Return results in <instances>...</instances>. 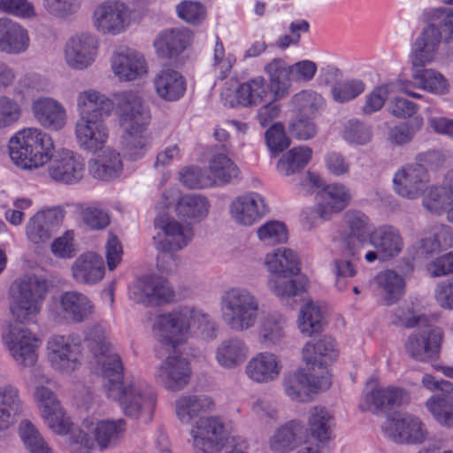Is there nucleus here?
I'll use <instances>...</instances> for the list:
<instances>
[{
	"label": "nucleus",
	"instance_id": "39",
	"mask_svg": "<svg viewBox=\"0 0 453 453\" xmlns=\"http://www.w3.org/2000/svg\"><path fill=\"white\" fill-rule=\"evenodd\" d=\"M269 80L268 92L273 99H282L291 90V77L289 65L281 58H275L263 67Z\"/></svg>",
	"mask_w": 453,
	"mask_h": 453
},
{
	"label": "nucleus",
	"instance_id": "1",
	"mask_svg": "<svg viewBox=\"0 0 453 453\" xmlns=\"http://www.w3.org/2000/svg\"><path fill=\"white\" fill-rule=\"evenodd\" d=\"M117 117L125 127L121 136L123 156L129 161H137L146 156L152 147V136L147 127L151 114L141 95L133 89L117 95Z\"/></svg>",
	"mask_w": 453,
	"mask_h": 453
},
{
	"label": "nucleus",
	"instance_id": "32",
	"mask_svg": "<svg viewBox=\"0 0 453 453\" xmlns=\"http://www.w3.org/2000/svg\"><path fill=\"white\" fill-rule=\"evenodd\" d=\"M213 399L203 394L183 393L174 402V412L178 420L183 425L202 415L213 411Z\"/></svg>",
	"mask_w": 453,
	"mask_h": 453
},
{
	"label": "nucleus",
	"instance_id": "46",
	"mask_svg": "<svg viewBox=\"0 0 453 453\" xmlns=\"http://www.w3.org/2000/svg\"><path fill=\"white\" fill-rule=\"evenodd\" d=\"M374 283L382 303L386 305L393 304L404 294L405 281L395 271L385 270L379 273L374 278Z\"/></svg>",
	"mask_w": 453,
	"mask_h": 453
},
{
	"label": "nucleus",
	"instance_id": "18",
	"mask_svg": "<svg viewBox=\"0 0 453 453\" xmlns=\"http://www.w3.org/2000/svg\"><path fill=\"white\" fill-rule=\"evenodd\" d=\"M110 66L113 75L120 82L141 80L149 72L143 54L126 46H119L113 50L110 58Z\"/></svg>",
	"mask_w": 453,
	"mask_h": 453
},
{
	"label": "nucleus",
	"instance_id": "51",
	"mask_svg": "<svg viewBox=\"0 0 453 453\" xmlns=\"http://www.w3.org/2000/svg\"><path fill=\"white\" fill-rule=\"evenodd\" d=\"M326 323L325 311L319 303L310 300L300 309L298 328L303 334L311 336L322 331Z\"/></svg>",
	"mask_w": 453,
	"mask_h": 453
},
{
	"label": "nucleus",
	"instance_id": "23",
	"mask_svg": "<svg viewBox=\"0 0 453 453\" xmlns=\"http://www.w3.org/2000/svg\"><path fill=\"white\" fill-rule=\"evenodd\" d=\"M429 182V173L420 164H411L399 168L393 178L395 194L409 200H415L421 196Z\"/></svg>",
	"mask_w": 453,
	"mask_h": 453
},
{
	"label": "nucleus",
	"instance_id": "2",
	"mask_svg": "<svg viewBox=\"0 0 453 453\" xmlns=\"http://www.w3.org/2000/svg\"><path fill=\"white\" fill-rule=\"evenodd\" d=\"M85 341L92 355L98 358L96 372L105 395H116L118 388L124 385V365L109 341L106 330L102 326H93L88 328Z\"/></svg>",
	"mask_w": 453,
	"mask_h": 453
},
{
	"label": "nucleus",
	"instance_id": "52",
	"mask_svg": "<svg viewBox=\"0 0 453 453\" xmlns=\"http://www.w3.org/2000/svg\"><path fill=\"white\" fill-rule=\"evenodd\" d=\"M210 207V202L205 196L186 194L177 200L175 211L180 217L200 221L208 215Z\"/></svg>",
	"mask_w": 453,
	"mask_h": 453
},
{
	"label": "nucleus",
	"instance_id": "8",
	"mask_svg": "<svg viewBox=\"0 0 453 453\" xmlns=\"http://www.w3.org/2000/svg\"><path fill=\"white\" fill-rule=\"evenodd\" d=\"M108 398L119 402L122 412L132 418L152 419L156 405V395L150 386L141 381H131L118 388L116 395Z\"/></svg>",
	"mask_w": 453,
	"mask_h": 453
},
{
	"label": "nucleus",
	"instance_id": "37",
	"mask_svg": "<svg viewBox=\"0 0 453 453\" xmlns=\"http://www.w3.org/2000/svg\"><path fill=\"white\" fill-rule=\"evenodd\" d=\"M71 272L76 282L94 285L101 281L104 276V261L96 252H86L75 259L72 265Z\"/></svg>",
	"mask_w": 453,
	"mask_h": 453
},
{
	"label": "nucleus",
	"instance_id": "13",
	"mask_svg": "<svg viewBox=\"0 0 453 453\" xmlns=\"http://www.w3.org/2000/svg\"><path fill=\"white\" fill-rule=\"evenodd\" d=\"M99 41L89 32L71 35L63 50L65 64L72 70L84 71L90 67L98 57Z\"/></svg>",
	"mask_w": 453,
	"mask_h": 453
},
{
	"label": "nucleus",
	"instance_id": "31",
	"mask_svg": "<svg viewBox=\"0 0 453 453\" xmlns=\"http://www.w3.org/2000/svg\"><path fill=\"white\" fill-rule=\"evenodd\" d=\"M126 90L118 91L113 94L112 99L105 94L93 88H88L79 92L76 99L77 111L79 116L96 115L110 116L114 111L117 115V95Z\"/></svg>",
	"mask_w": 453,
	"mask_h": 453
},
{
	"label": "nucleus",
	"instance_id": "14",
	"mask_svg": "<svg viewBox=\"0 0 453 453\" xmlns=\"http://www.w3.org/2000/svg\"><path fill=\"white\" fill-rule=\"evenodd\" d=\"M407 338L404 349L406 353L414 360L428 362L438 357L443 342L442 330L430 325L429 320L425 325L418 326Z\"/></svg>",
	"mask_w": 453,
	"mask_h": 453
},
{
	"label": "nucleus",
	"instance_id": "56",
	"mask_svg": "<svg viewBox=\"0 0 453 453\" xmlns=\"http://www.w3.org/2000/svg\"><path fill=\"white\" fill-rule=\"evenodd\" d=\"M229 215L237 225L252 226L255 222V195L248 193L235 197L229 204Z\"/></svg>",
	"mask_w": 453,
	"mask_h": 453
},
{
	"label": "nucleus",
	"instance_id": "38",
	"mask_svg": "<svg viewBox=\"0 0 453 453\" xmlns=\"http://www.w3.org/2000/svg\"><path fill=\"white\" fill-rule=\"evenodd\" d=\"M338 350L335 341L329 336H323L316 342H307L303 349V357L307 365L312 366V370L318 372L336 360Z\"/></svg>",
	"mask_w": 453,
	"mask_h": 453
},
{
	"label": "nucleus",
	"instance_id": "26",
	"mask_svg": "<svg viewBox=\"0 0 453 453\" xmlns=\"http://www.w3.org/2000/svg\"><path fill=\"white\" fill-rule=\"evenodd\" d=\"M382 430L387 436L397 443L420 444L427 436L425 425L418 418L411 415L388 418Z\"/></svg>",
	"mask_w": 453,
	"mask_h": 453
},
{
	"label": "nucleus",
	"instance_id": "61",
	"mask_svg": "<svg viewBox=\"0 0 453 453\" xmlns=\"http://www.w3.org/2000/svg\"><path fill=\"white\" fill-rule=\"evenodd\" d=\"M236 59L231 53H226L224 45L219 37L213 49L211 72L219 80H225L230 73Z\"/></svg>",
	"mask_w": 453,
	"mask_h": 453
},
{
	"label": "nucleus",
	"instance_id": "62",
	"mask_svg": "<svg viewBox=\"0 0 453 453\" xmlns=\"http://www.w3.org/2000/svg\"><path fill=\"white\" fill-rule=\"evenodd\" d=\"M388 400L387 388L367 386L360 403V409L362 411H368L373 413L383 411L390 408Z\"/></svg>",
	"mask_w": 453,
	"mask_h": 453
},
{
	"label": "nucleus",
	"instance_id": "47",
	"mask_svg": "<svg viewBox=\"0 0 453 453\" xmlns=\"http://www.w3.org/2000/svg\"><path fill=\"white\" fill-rule=\"evenodd\" d=\"M422 196V206L431 214L441 216L448 213L453 204L450 189L448 188L445 180L441 185H432L425 188Z\"/></svg>",
	"mask_w": 453,
	"mask_h": 453
},
{
	"label": "nucleus",
	"instance_id": "33",
	"mask_svg": "<svg viewBox=\"0 0 453 453\" xmlns=\"http://www.w3.org/2000/svg\"><path fill=\"white\" fill-rule=\"evenodd\" d=\"M250 354V349L248 344L240 337L232 336L217 345L214 358L219 367L234 370L243 365Z\"/></svg>",
	"mask_w": 453,
	"mask_h": 453
},
{
	"label": "nucleus",
	"instance_id": "12",
	"mask_svg": "<svg viewBox=\"0 0 453 453\" xmlns=\"http://www.w3.org/2000/svg\"><path fill=\"white\" fill-rule=\"evenodd\" d=\"M41 417L53 434L60 436L69 434L68 448L72 453H89L94 448L92 437L88 433L80 428H73L72 419L62 404Z\"/></svg>",
	"mask_w": 453,
	"mask_h": 453
},
{
	"label": "nucleus",
	"instance_id": "64",
	"mask_svg": "<svg viewBox=\"0 0 453 453\" xmlns=\"http://www.w3.org/2000/svg\"><path fill=\"white\" fill-rule=\"evenodd\" d=\"M258 239L266 245L285 243L288 239V233L283 222L271 220L257 229Z\"/></svg>",
	"mask_w": 453,
	"mask_h": 453
},
{
	"label": "nucleus",
	"instance_id": "36",
	"mask_svg": "<svg viewBox=\"0 0 453 453\" xmlns=\"http://www.w3.org/2000/svg\"><path fill=\"white\" fill-rule=\"evenodd\" d=\"M153 86L159 98L166 102H175L185 95L187 81L179 71L165 67L155 75Z\"/></svg>",
	"mask_w": 453,
	"mask_h": 453
},
{
	"label": "nucleus",
	"instance_id": "42",
	"mask_svg": "<svg viewBox=\"0 0 453 453\" xmlns=\"http://www.w3.org/2000/svg\"><path fill=\"white\" fill-rule=\"evenodd\" d=\"M29 45L27 31L17 22L0 19V51L8 54L24 52Z\"/></svg>",
	"mask_w": 453,
	"mask_h": 453
},
{
	"label": "nucleus",
	"instance_id": "28",
	"mask_svg": "<svg viewBox=\"0 0 453 453\" xmlns=\"http://www.w3.org/2000/svg\"><path fill=\"white\" fill-rule=\"evenodd\" d=\"M82 426L88 432L94 434L92 440L96 441L100 449L115 446L124 439L127 432V422L123 418H87Z\"/></svg>",
	"mask_w": 453,
	"mask_h": 453
},
{
	"label": "nucleus",
	"instance_id": "7",
	"mask_svg": "<svg viewBox=\"0 0 453 453\" xmlns=\"http://www.w3.org/2000/svg\"><path fill=\"white\" fill-rule=\"evenodd\" d=\"M191 307L188 306L161 313L153 320V335L165 346L182 345L191 336Z\"/></svg>",
	"mask_w": 453,
	"mask_h": 453
},
{
	"label": "nucleus",
	"instance_id": "16",
	"mask_svg": "<svg viewBox=\"0 0 453 453\" xmlns=\"http://www.w3.org/2000/svg\"><path fill=\"white\" fill-rule=\"evenodd\" d=\"M368 243L374 248V250L365 251V259L368 263L376 259L381 262L390 261L399 256L403 248L399 229L391 225H382L373 229Z\"/></svg>",
	"mask_w": 453,
	"mask_h": 453
},
{
	"label": "nucleus",
	"instance_id": "45",
	"mask_svg": "<svg viewBox=\"0 0 453 453\" xmlns=\"http://www.w3.org/2000/svg\"><path fill=\"white\" fill-rule=\"evenodd\" d=\"M411 77L417 87L434 96H445L450 90L449 81L434 68L412 67Z\"/></svg>",
	"mask_w": 453,
	"mask_h": 453
},
{
	"label": "nucleus",
	"instance_id": "29",
	"mask_svg": "<svg viewBox=\"0 0 453 453\" xmlns=\"http://www.w3.org/2000/svg\"><path fill=\"white\" fill-rule=\"evenodd\" d=\"M453 247V230L442 223H434L426 227L413 248L417 257H428Z\"/></svg>",
	"mask_w": 453,
	"mask_h": 453
},
{
	"label": "nucleus",
	"instance_id": "55",
	"mask_svg": "<svg viewBox=\"0 0 453 453\" xmlns=\"http://www.w3.org/2000/svg\"><path fill=\"white\" fill-rule=\"evenodd\" d=\"M312 150L308 146H296L284 153L277 163V170L286 175H292L302 170L311 159Z\"/></svg>",
	"mask_w": 453,
	"mask_h": 453
},
{
	"label": "nucleus",
	"instance_id": "9",
	"mask_svg": "<svg viewBox=\"0 0 453 453\" xmlns=\"http://www.w3.org/2000/svg\"><path fill=\"white\" fill-rule=\"evenodd\" d=\"M46 349L51 368L59 373L71 374L82 365L81 339L76 334H53Z\"/></svg>",
	"mask_w": 453,
	"mask_h": 453
},
{
	"label": "nucleus",
	"instance_id": "40",
	"mask_svg": "<svg viewBox=\"0 0 453 453\" xmlns=\"http://www.w3.org/2000/svg\"><path fill=\"white\" fill-rule=\"evenodd\" d=\"M23 403L19 388L12 384L0 386V433L8 430L21 415Z\"/></svg>",
	"mask_w": 453,
	"mask_h": 453
},
{
	"label": "nucleus",
	"instance_id": "50",
	"mask_svg": "<svg viewBox=\"0 0 453 453\" xmlns=\"http://www.w3.org/2000/svg\"><path fill=\"white\" fill-rule=\"evenodd\" d=\"M254 83L252 79L242 83L231 79L225 83L220 93V101L225 106L231 108L250 105L253 103Z\"/></svg>",
	"mask_w": 453,
	"mask_h": 453
},
{
	"label": "nucleus",
	"instance_id": "15",
	"mask_svg": "<svg viewBox=\"0 0 453 453\" xmlns=\"http://www.w3.org/2000/svg\"><path fill=\"white\" fill-rule=\"evenodd\" d=\"M283 386L285 393L292 400L306 402L312 394L329 388L331 375L325 369L320 372L313 370L311 373L297 371L285 377Z\"/></svg>",
	"mask_w": 453,
	"mask_h": 453
},
{
	"label": "nucleus",
	"instance_id": "5",
	"mask_svg": "<svg viewBox=\"0 0 453 453\" xmlns=\"http://www.w3.org/2000/svg\"><path fill=\"white\" fill-rule=\"evenodd\" d=\"M154 226L160 230L154 237V245L160 254L157 258L158 270L171 273L175 269L173 252L187 247L193 239V228L174 219L157 218Z\"/></svg>",
	"mask_w": 453,
	"mask_h": 453
},
{
	"label": "nucleus",
	"instance_id": "60",
	"mask_svg": "<svg viewBox=\"0 0 453 453\" xmlns=\"http://www.w3.org/2000/svg\"><path fill=\"white\" fill-rule=\"evenodd\" d=\"M281 364L279 357L270 352L257 356V383L273 381L279 377Z\"/></svg>",
	"mask_w": 453,
	"mask_h": 453
},
{
	"label": "nucleus",
	"instance_id": "63",
	"mask_svg": "<svg viewBox=\"0 0 453 453\" xmlns=\"http://www.w3.org/2000/svg\"><path fill=\"white\" fill-rule=\"evenodd\" d=\"M191 332L203 340H214L218 335V328L211 317L195 308H191Z\"/></svg>",
	"mask_w": 453,
	"mask_h": 453
},
{
	"label": "nucleus",
	"instance_id": "10",
	"mask_svg": "<svg viewBox=\"0 0 453 453\" xmlns=\"http://www.w3.org/2000/svg\"><path fill=\"white\" fill-rule=\"evenodd\" d=\"M134 19V10L123 0H104L92 14V24L102 35H119L128 29Z\"/></svg>",
	"mask_w": 453,
	"mask_h": 453
},
{
	"label": "nucleus",
	"instance_id": "43",
	"mask_svg": "<svg viewBox=\"0 0 453 453\" xmlns=\"http://www.w3.org/2000/svg\"><path fill=\"white\" fill-rule=\"evenodd\" d=\"M264 264L272 275H298L301 271L297 253L287 247L277 248L267 253Z\"/></svg>",
	"mask_w": 453,
	"mask_h": 453
},
{
	"label": "nucleus",
	"instance_id": "17",
	"mask_svg": "<svg viewBox=\"0 0 453 453\" xmlns=\"http://www.w3.org/2000/svg\"><path fill=\"white\" fill-rule=\"evenodd\" d=\"M93 312L94 303L88 296L78 291H65L58 296L50 315L57 323H81Z\"/></svg>",
	"mask_w": 453,
	"mask_h": 453
},
{
	"label": "nucleus",
	"instance_id": "4",
	"mask_svg": "<svg viewBox=\"0 0 453 453\" xmlns=\"http://www.w3.org/2000/svg\"><path fill=\"white\" fill-rule=\"evenodd\" d=\"M8 149L15 165L31 170L48 163L55 148L50 134L40 128L27 127L11 137Z\"/></svg>",
	"mask_w": 453,
	"mask_h": 453
},
{
	"label": "nucleus",
	"instance_id": "30",
	"mask_svg": "<svg viewBox=\"0 0 453 453\" xmlns=\"http://www.w3.org/2000/svg\"><path fill=\"white\" fill-rule=\"evenodd\" d=\"M32 112L41 127L50 131H59L67 123L65 106L57 99L42 96L32 103Z\"/></svg>",
	"mask_w": 453,
	"mask_h": 453
},
{
	"label": "nucleus",
	"instance_id": "34",
	"mask_svg": "<svg viewBox=\"0 0 453 453\" xmlns=\"http://www.w3.org/2000/svg\"><path fill=\"white\" fill-rule=\"evenodd\" d=\"M192 33L185 27H176L160 32L153 45L161 58H171L181 54L191 43Z\"/></svg>",
	"mask_w": 453,
	"mask_h": 453
},
{
	"label": "nucleus",
	"instance_id": "6",
	"mask_svg": "<svg viewBox=\"0 0 453 453\" xmlns=\"http://www.w3.org/2000/svg\"><path fill=\"white\" fill-rule=\"evenodd\" d=\"M224 323L233 331L242 332L255 325V296L244 288H230L220 296Z\"/></svg>",
	"mask_w": 453,
	"mask_h": 453
},
{
	"label": "nucleus",
	"instance_id": "57",
	"mask_svg": "<svg viewBox=\"0 0 453 453\" xmlns=\"http://www.w3.org/2000/svg\"><path fill=\"white\" fill-rule=\"evenodd\" d=\"M295 275H271L268 280L270 291L280 299H288L298 296L305 289L304 279H294Z\"/></svg>",
	"mask_w": 453,
	"mask_h": 453
},
{
	"label": "nucleus",
	"instance_id": "59",
	"mask_svg": "<svg viewBox=\"0 0 453 453\" xmlns=\"http://www.w3.org/2000/svg\"><path fill=\"white\" fill-rule=\"evenodd\" d=\"M423 123V118L416 116L408 122L395 125L389 129L388 139L394 145L407 144L412 141L415 134L421 129Z\"/></svg>",
	"mask_w": 453,
	"mask_h": 453
},
{
	"label": "nucleus",
	"instance_id": "24",
	"mask_svg": "<svg viewBox=\"0 0 453 453\" xmlns=\"http://www.w3.org/2000/svg\"><path fill=\"white\" fill-rule=\"evenodd\" d=\"M62 219L63 212L60 209L38 211L26 223L25 235L27 242L36 249H42L50 242L55 226Z\"/></svg>",
	"mask_w": 453,
	"mask_h": 453
},
{
	"label": "nucleus",
	"instance_id": "21",
	"mask_svg": "<svg viewBox=\"0 0 453 453\" xmlns=\"http://www.w3.org/2000/svg\"><path fill=\"white\" fill-rule=\"evenodd\" d=\"M50 178L58 183L74 185L85 174V163L82 157L70 150H61L48 162Z\"/></svg>",
	"mask_w": 453,
	"mask_h": 453
},
{
	"label": "nucleus",
	"instance_id": "20",
	"mask_svg": "<svg viewBox=\"0 0 453 453\" xmlns=\"http://www.w3.org/2000/svg\"><path fill=\"white\" fill-rule=\"evenodd\" d=\"M131 300L137 303L150 305L154 303H170L174 296L169 282L157 275L136 279L128 288Z\"/></svg>",
	"mask_w": 453,
	"mask_h": 453
},
{
	"label": "nucleus",
	"instance_id": "58",
	"mask_svg": "<svg viewBox=\"0 0 453 453\" xmlns=\"http://www.w3.org/2000/svg\"><path fill=\"white\" fill-rule=\"evenodd\" d=\"M209 169L212 175L213 185L229 183L239 175L237 166L227 156L223 154L212 157L210 160Z\"/></svg>",
	"mask_w": 453,
	"mask_h": 453
},
{
	"label": "nucleus",
	"instance_id": "22",
	"mask_svg": "<svg viewBox=\"0 0 453 453\" xmlns=\"http://www.w3.org/2000/svg\"><path fill=\"white\" fill-rule=\"evenodd\" d=\"M191 375L192 368L188 359L177 355L165 358L155 371L157 383L172 392L186 388Z\"/></svg>",
	"mask_w": 453,
	"mask_h": 453
},
{
	"label": "nucleus",
	"instance_id": "44",
	"mask_svg": "<svg viewBox=\"0 0 453 453\" xmlns=\"http://www.w3.org/2000/svg\"><path fill=\"white\" fill-rule=\"evenodd\" d=\"M88 171L93 178L101 180L119 177L123 172L120 154L111 149L104 150L97 158L89 161Z\"/></svg>",
	"mask_w": 453,
	"mask_h": 453
},
{
	"label": "nucleus",
	"instance_id": "49",
	"mask_svg": "<svg viewBox=\"0 0 453 453\" xmlns=\"http://www.w3.org/2000/svg\"><path fill=\"white\" fill-rule=\"evenodd\" d=\"M333 417L330 412L323 407H314L311 411L308 419V427L311 436L317 441L311 443L313 447H319L321 452L331 438V426Z\"/></svg>",
	"mask_w": 453,
	"mask_h": 453
},
{
	"label": "nucleus",
	"instance_id": "41",
	"mask_svg": "<svg viewBox=\"0 0 453 453\" xmlns=\"http://www.w3.org/2000/svg\"><path fill=\"white\" fill-rule=\"evenodd\" d=\"M303 434V423L290 420L280 426L269 438V449L273 453H291L297 448Z\"/></svg>",
	"mask_w": 453,
	"mask_h": 453
},
{
	"label": "nucleus",
	"instance_id": "54",
	"mask_svg": "<svg viewBox=\"0 0 453 453\" xmlns=\"http://www.w3.org/2000/svg\"><path fill=\"white\" fill-rule=\"evenodd\" d=\"M435 422L444 428H453V396L434 395L425 403Z\"/></svg>",
	"mask_w": 453,
	"mask_h": 453
},
{
	"label": "nucleus",
	"instance_id": "48",
	"mask_svg": "<svg viewBox=\"0 0 453 453\" xmlns=\"http://www.w3.org/2000/svg\"><path fill=\"white\" fill-rule=\"evenodd\" d=\"M347 245L342 244L338 257H335L332 262V271L334 275L335 280L334 285L340 291H343L347 288L348 279L353 278L357 273L356 262L358 261L361 257L365 256V251L358 250L357 255L352 256L347 254Z\"/></svg>",
	"mask_w": 453,
	"mask_h": 453
},
{
	"label": "nucleus",
	"instance_id": "25",
	"mask_svg": "<svg viewBox=\"0 0 453 453\" xmlns=\"http://www.w3.org/2000/svg\"><path fill=\"white\" fill-rule=\"evenodd\" d=\"M352 199L349 188L342 183L335 182L324 186L316 195L315 217L328 220L333 215L342 211Z\"/></svg>",
	"mask_w": 453,
	"mask_h": 453
},
{
	"label": "nucleus",
	"instance_id": "19",
	"mask_svg": "<svg viewBox=\"0 0 453 453\" xmlns=\"http://www.w3.org/2000/svg\"><path fill=\"white\" fill-rule=\"evenodd\" d=\"M108 116H79L74 125V135L80 148L88 152H97L106 144L109 128L105 123Z\"/></svg>",
	"mask_w": 453,
	"mask_h": 453
},
{
	"label": "nucleus",
	"instance_id": "35",
	"mask_svg": "<svg viewBox=\"0 0 453 453\" xmlns=\"http://www.w3.org/2000/svg\"><path fill=\"white\" fill-rule=\"evenodd\" d=\"M346 220L349 228V234L343 244L347 245V254L357 256V250L365 251L369 246L371 231L370 219L359 211H349Z\"/></svg>",
	"mask_w": 453,
	"mask_h": 453
},
{
	"label": "nucleus",
	"instance_id": "27",
	"mask_svg": "<svg viewBox=\"0 0 453 453\" xmlns=\"http://www.w3.org/2000/svg\"><path fill=\"white\" fill-rule=\"evenodd\" d=\"M441 42V34L436 25L428 23L425 26L412 44L411 66L425 67L434 62L438 57Z\"/></svg>",
	"mask_w": 453,
	"mask_h": 453
},
{
	"label": "nucleus",
	"instance_id": "3",
	"mask_svg": "<svg viewBox=\"0 0 453 453\" xmlns=\"http://www.w3.org/2000/svg\"><path fill=\"white\" fill-rule=\"evenodd\" d=\"M49 289L47 280L35 273L16 278L8 289L11 315L20 322H29L40 312Z\"/></svg>",
	"mask_w": 453,
	"mask_h": 453
},
{
	"label": "nucleus",
	"instance_id": "11",
	"mask_svg": "<svg viewBox=\"0 0 453 453\" xmlns=\"http://www.w3.org/2000/svg\"><path fill=\"white\" fill-rule=\"evenodd\" d=\"M2 342L19 366L33 367L36 364L40 342L27 327L23 325H10L2 335Z\"/></svg>",
	"mask_w": 453,
	"mask_h": 453
},
{
	"label": "nucleus",
	"instance_id": "53",
	"mask_svg": "<svg viewBox=\"0 0 453 453\" xmlns=\"http://www.w3.org/2000/svg\"><path fill=\"white\" fill-rule=\"evenodd\" d=\"M288 104L298 115L314 117L324 107L325 101L317 91L303 89L291 96Z\"/></svg>",
	"mask_w": 453,
	"mask_h": 453
}]
</instances>
